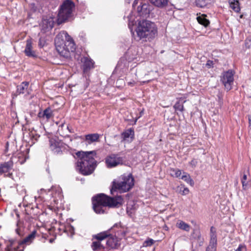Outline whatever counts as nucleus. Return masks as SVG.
Wrapping results in <instances>:
<instances>
[{
  "mask_svg": "<svg viewBox=\"0 0 251 251\" xmlns=\"http://www.w3.org/2000/svg\"><path fill=\"white\" fill-rule=\"evenodd\" d=\"M92 203L95 212L97 214H102L104 212V208L106 206L112 208L120 207L124 203V200L121 196L110 197L100 194L93 197Z\"/></svg>",
  "mask_w": 251,
  "mask_h": 251,
  "instance_id": "obj_1",
  "label": "nucleus"
},
{
  "mask_svg": "<svg viewBox=\"0 0 251 251\" xmlns=\"http://www.w3.org/2000/svg\"><path fill=\"white\" fill-rule=\"evenodd\" d=\"M76 155L79 157L76 163V170L83 175L91 174L96 166V152L78 151Z\"/></svg>",
  "mask_w": 251,
  "mask_h": 251,
  "instance_id": "obj_2",
  "label": "nucleus"
},
{
  "mask_svg": "<svg viewBox=\"0 0 251 251\" xmlns=\"http://www.w3.org/2000/svg\"><path fill=\"white\" fill-rule=\"evenodd\" d=\"M54 42L57 52L64 57H70V52L75 50L74 40L65 31H62L57 35Z\"/></svg>",
  "mask_w": 251,
  "mask_h": 251,
  "instance_id": "obj_3",
  "label": "nucleus"
},
{
  "mask_svg": "<svg viewBox=\"0 0 251 251\" xmlns=\"http://www.w3.org/2000/svg\"><path fill=\"white\" fill-rule=\"evenodd\" d=\"M135 31L139 40L150 41L157 35V28L154 23L142 20L138 22Z\"/></svg>",
  "mask_w": 251,
  "mask_h": 251,
  "instance_id": "obj_4",
  "label": "nucleus"
},
{
  "mask_svg": "<svg viewBox=\"0 0 251 251\" xmlns=\"http://www.w3.org/2000/svg\"><path fill=\"white\" fill-rule=\"evenodd\" d=\"M134 178L131 175H123L118 179L113 181L111 194L113 191H118L120 193H125L130 190L134 185Z\"/></svg>",
  "mask_w": 251,
  "mask_h": 251,
  "instance_id": "obj_5",
  "label": "nucleus"
},
{
  "mask_svg": "<svg viewBox=\"0 0 251 251\" xmlns=\"http://www.w3.org/2000/svg\"><path fill=\"white\" fill-rule=\"evenodd\" d=\"M75 8V3L71 0H65L60 6L57 16L58 24L65 22L69 18Z\"/></svg>",
  "mask_w": 251,
  "mask_h": 251,
  "instance_id": "obj_6",
  "label": "nucleus"
},
{
  "mask_svg": "<svg viewBox=\"0 0 251 251\" xmlns=\"http://www.w3.org/2000/svg\"><path fill=\"white\" fill-rule=\"evenodd\" d=\"M124 162V158L118 154H111L105 159V164L108 168H112L123 165Z\"/></svg>",
  "mask_w": 251,
  "mask_h": 251,
  "instance_id": "obj_7",
  "label": "nucleus"
},
{
  "mask_svg": "<svg viewBox=\"0 0 251 251\" xmlns=\"http://www.w3.org/2000/svg\"><path fill=\"white\" fill-rule=\"evenodd\" d=\"M222 83L224 85L225 89L229 91L232 89L234 81V74L231 70L223 73L221 78Z\"/></svg>",
  "mask_w": 251,
  "mask_h": 251,
  "instance_id": "obj_8",
  "label": "nucleus"
},
{
  "mask_svg": "<svg viewBox=\"0 0 251 251\" xmlns=\"http://www.w3.org/2000/svg\"><path fill=\"white\" fill-rule=\"evenodd\" d=\"M13 167V162L10 160L7 162H5L0 164V175H3L4 176L11 178L13 176L12 173L10 171Z\"/></svg>",
  "mask_w": 251,
  "mask_h": 251,
  "instance_id": "obj_9",
  "label": "nucleus"
},
{
  "mask_svg": "<svg viewBox=\"0 0 251 251\" xmlns=\"http://www.w3.org/2000/svg\"><path fill=\"white\" fill-rule=\"evenodd\" d=\"M26 56L29 57L36 58L37 57L36 52L33 49V42L31 39L26 40L25 49L24 51Z\"/></svg>",
  "mask_w": 251,
  "mask_h": 251,
  "instance_id": "obj_10",
  "label": "nucleus"
},
{
  "mask_svg": "<svg viewBox=\"0 0 251 251\" xmlns=\"http://www.w3.org/2000/svg\"><path fill=\"white\" fill-rule=\"evenodd\" d=\"M151 11V6L148 3L141 4L137 7V12L139 15L144 17L149 16Z\"/></svg>",
  "mask_w": 251,
  "mask_h": 251,
  "instance_id": "obj_11",
  "label": "nucleus"
},
{
  "mask_svg": "<svg viewBox=\"0 0 251 251\" xmlns=\"http://www.w3.org/2000/svg\"><path fill=\"white\" fill-rule=\"evenodd\" d=\"M114 231L115 235L120 240L124 237L126 234V231L121 228L118 224H115L110 229Z\"/></svg>",
  "mask_w": 251,
  "mask_h": 251,
  "instance_id": "obj_12",
  "label": "nucleus"
},
{
  "mask_svg": "<svg viewBox=\"0 0 251 251\" xmlns=\"http://www.w3.org/2000/svg\"><path fill=\"white\" fill-rule=\"evenodd\" d=\"M106 245L111 248H117L120 245V240L115 235H112L110 233L106 241Z\"/></svg>",
  "mask_w": 251,
  "mask_h": 251,
  "instance_id": "obj_13",
  "label": "nucleus"
},
{
  "mask_svg": "<svg viewBox=\"0 0 251 251\" xmlns=\"http://www.w3.org/2000/svg\"><path fill=\"white\" fill-rule=\"evenodd\" d=\"M54 20L51 17L45 19L42 21V30L45 31L51 29L54 25Z\"/></svg>",
  "mask_w": 251,
  "mask_h": 251,
  "instance_id": "obj_14",
  "label": "nucleus"
},
{
  "mask_svg": "<svg viewBox=\"0 0 251 251\" xmlns=\"http://www.w3.org/2000/svg\"><path fill=\"white\" fill-rule=\"evenodd\" d=\"M82 62H83V69L84 72H87L94 67V62L90 58L84 57Z\"/></svg>",
  "mask_w": 251,
  "mask_h": 251,
  "instance_id": "obj_15",
  "label": "nucleus"
},
{
  "mask_svg": "<svg viewBox=\"0 0 251 251\" xmlns=\"http://www.w3.org/2000/svg\"><path fill=\"white\" fill-rule=\"evenodd\" d=\"M50 148L54 153H58L61 151L60 143L53 139L50 140Z\"/></svg>",
  "mask_w": 251,
  "mask_h": 251,
  "instance_id": "obj_16",
  "label": "nucleus"
},
{
  "mask_svg": "<svg viewBox=\"0 0 251 251\" xmlns=\"http://www.w3.org/2000/svg\"><path fill=\"white\" fill-rule=\"evenodd\" d=\"M36 234V231L35 230H33L30 234H29L27 237H26L24 239H23L21 242L20 245H29L30 243L32 242V241L34 239Z\"/></svg>",
  "mask_w": 251,
  "mask_h": 251,
  "instance_id": "obj_17",
  "label": "nucleus"
},
{
  "mask_svg": "<svg viewBox=\"0 0 251 251\" xmlns=\"http://www.w3.org/2000/svg\"><path fill=\"white\" fill-rule=\"evenodd\" d=\"M52 192V197L56 199L58 198L61 199L62 197V190L59 186L52 187L51 189Z\"/></svg>",
  "mask_w": 251,
  "mask_h": 251,
  "instance_id": "obj_18",
  "label": "nucleus"
},
{
  "mask_svg": "<svg viewBox=\"0 0 251 251\" xmlns=\"http://www.w3.org/2000/svg\"><path fill=\"white\" fill-rule=\"evenodd\" d=\"M100 135L98 133L89 134L85 135V140L89 143L98 141Z\"/></svg>",
  "mask_w": 251,
  "mask_h": 251,
  "instance_id": "obj_19",
  "label": "nucleus"
},
{
  "mask_svg": "<svg viewBox=\"0 0 251 251\" xmlns=\"http://www.w3.org/2000/svg\"><path fill=\"white\" fill-rule=\"evenodd\" d=\"M124 140L128 141V138H130L132 141L134 138V132L132 128H129L122 133Z\"/></svg>",
  "mask_w": 251,
  "mask_h": 251,
  "instance_id": "obj_20",
  "label": "nucleus"
},
{
  "mask_svg": "<svg viewBox=\"0 0 251 251\" xmlns=\"http://www.w3.org/2000/svg\"><path fill=\"white\" fill-rule=\"evenodd\" d=\"M209 245L217 246V235L215 228L212 226L210 228V240Z\"/></svg>",
  "mask_w": 251,
  "mask_h": 251,
  "instance_id": "obj_21",
  "label": "nucleus"
},
{
  "mask_svg": "<svg viewBox=\"0 0 251 251\" xmlns=\"http://www.w3.org/2000/svg\"><path fill=\"white\" fill-rule=\"evenodd\" d=\"M154 5L162 8L166 6L168 3V0H149Z\"/></svg>",
  "mask_w": 251,
  "mask_h": 251,
  "instance_id": "obj_22",
  "label": "nucleus"
},
{
  "mask_svg": "<svg viewBox=\"0 0 251 251\" xmlns=\"http://www.w3.org/2000/svg\"><path fill=\"white\" fill-rule=\"evenodd\" d=\"M176 226L180 229L186 231H189L190 229V226L188 224L185 223L183 221L179 220L176 224Z\"/></svg>",
  "mask_w": 251,
  "mask_h": 251,
  "instance_id": "obj_23",
  "label": "nucleus"
},
{
  "mask_svg": "<svg viewBox=\"0 0 251 251\" xmlns=\"http://www.w3.org/2000/svg\"><path fill=\"white\" fill-rule=\"evenodd\" d=\"M91 248L94 251H102L104 247L100 241H97L93 242Z\"/></svg>",
  "mask_w": 251,
  "mask_h": 251,
  "instance_id": "obj_24",
  "label": "nucleus"
},
{
  "mask_svg": "<svg viewBox=\"0 0 251 251\" xmlns=\"http://www.w3.org/2000/svg\"><path fill=\"white\" fill-rule=\"evenodd\" d=\"M197 19L200 24L203 25L205 27L207 26L210 23L209 20L206 18V15L204 14L198 16Z\"/></svg>",
  "mask_w": 251,
  "mask_h": 251,
  "instance_id": "obj_25",
  "label": "nucleus"
},
{
  "mask_svg": "<svg viewBox=\"0 0 251 251\" xmlns=\"http://www.w3.org/2000/svg\"><path fill=\"white\" fill-rule=\"evenodd\" d=\"M110 235V233L108 231H105L100 233H98L96 235H95L93 237L97 240V241H100V242L101 241L105 239L106 238H108V237Z\"/></svg>",
  "mask_w": 251,
  "mask_h": 251,
  "instance_id": "obj_26",
  "label": "nucleus"
},
{
  "mask_svg": "<svg viewBox=\"0 0 251 251\" xmlns=\"http://www.w3.org/2000/svg\"><path fill=\"white\" fill-rule=\"evenodd\" d=\"M52 112L51 109L48 108L46 109L43 113H38V117L40 118H46L47 120L49 119L52 116Z\"/></svg>",
  "mask_w": 251,
  "mask_h": 251,
  "instance_id": "obj_27",
  "label": "nucleus"
},
{
  "mask_svg": "<svg viewBox=\"0 0 251 251\" xmlns=\"http://www.w3.org/2000/svg\"><path fill=\"white\" fill-rule=\"evenodd\" d=\"M181 179L185 181L186 183L193 186L194 185V182L191 178L190 176L187 173L183 172V175L180 177Z\"/></svg>",
  "mask_w": 251,
  "mask_h": 251,
  "instance_id": "obj_28",
  "label": "nucleus"
},
{
  "mask_svg": "<svg viewBox=\"0 0 251 251\" xmlns=\"http://www.w3.org/2000/svg\"><path fill=\"white\" fill-rule=\"evenodd\" d=\"M28 86V82H23L20 85L17 86V92L19 94H23L27 90Z\"/></svg>",
  "mask_w": 251,
  "mask_h": 251,
  "instance_id": "obj_29",
  "label": "nucleus"
},
{
  "mask_svg": "<svg viewBox=\"0 0 251 251\" xmlns=\"http://www.w3.org/2000/svg\"><path fill=\"white\" fill-rule=\"evenodd\" d=\"M126 80L127 82V85L129 86L133 87L135 85L137 82L136 75L134 74L133 75V78H130V75H127L126 77Z\"/></svg>",
  "mask_w": 251,
  "mask_h": 251,
  "instance_id": "obj_30",
  "label": "nucleus"
},
{
  "mask_svg": "<svg viewBox=\"0 0 251 251\" xmlns=\"http://www.w3.org/2000/svg\"><path fill=\"white\" fill-rule=\"evenodd\" d=\"M230 8L236 12H238L240 10L239 2L238 0H229Z\"/></svg>",
  "mask_w": 251,
  "mask_h": 251,
  "instance_id": "obj_31",
  "label": "nucleus"
},
{
  "mask_svg": "<svg viewBox=\"0 0 251 251\" xmlns=\"http://www.w3.org/2000/svg\"><path fill=\"white\" fill-rule=\"evenodd\" d=\"M213 0H196V3L197 6L203 8L212 2Z\"/></svg>",
  "mask_w": 251,
  "mask_h": 251,
  "instance_id": "obj_32",
  "label": "nucleus"
},
{
  "mask_svg": "<svg viewBox=\"0 0 251 251\" xmlns=\"http://www.w3.org/2000/svg\"><path fill=\"white\" fill-rule=\"evenodd\" d=\"M171 174L174 177H179L182 174L181 171L177 169H171Z\"/></svg>",
  "mask_w": 251,
  "mask_h": 251,
  "instance_id": "obj_33",
  "label": "nucleus"
},
{
  "mask_svg": "<svg viewBox=\"0 0 251 251\" xmlns=\"http://www.w3.org/2000/svg\"><path fill=\"white\" fill-rule=\"evenodd\" d=\"M178 192L182 195H186L189 193V190L187 187H178Z\"/></svg>",
  "mask_w": 251,
  "mask_h": 251,
  "instance_id": "obj_34",
  "label": "nucleus"
},
{
  "mask_svg": "<svg viewBox=\"0 0 251 251\" xmlns=\"http://www.w3.org/2000/svg\"><path fill=\"white\" fill-rule=\"evenodd\" d=\"M194 234H196L195 238L199 241L200 245H201L203 243V239L201 238L200 232L197 231L196 232H194Z\"/></svg>",
  "mask_w": 251,
  "mask_h": 251,
  "instance_id": "obj_35",
  "label": "nucleus"
},
{
  "mask_svg": "<svg viewBox=\"0 0 251 251\" xmlns=\"http://www.w3.org/2000/svg\"><path fill=\"white\" fill-rule=\"evenodd\" d=\"M174 107L176 110H178L182 112L184 110L183 105L182 104H180L179 102H176Z\"/></svg>",
  "mask_w": 251,
  "mask_h": 251,
  "instance_id": "obj_36",
  "label": "nucleus"
},
{
  "mask_svg": "<svg viewBox=\"0 0 251 251\" xmlns=\"http://www.w3.org/2000/svg\"><path fill=\"white\" fill-rule=\"evenodd\" d=\"M154 242V241L152 239H148L146 240L143 244V246L145 247L151 246Z\"/></svg>",
  "mask_w": 251,
  "mask_h": 251,
  "instance_id": "obj_37",
  "label": "nucleus"
},
{
  "mask_svg": "<svg viewBox=\"0 0 251 251\" xmlns=\"http://www.w3.org/2000/svg\"><path fill=\"white\" fill-rule=\"evenodd\" d=\"M245 46L247 48H251V36H249L245 40Z\"/></svg>",
  "mask_w": 251,
  "mask_h": 251,
  "instance_id": "obj_38",
  "label": "nucleus"
},
{
  "mask_svg": "<svg viewBox=\"0 0 251 251\" xmlns=\"http://www.w3.org/2000/svg\"><path fill=\"white\" fill-rule=\"evenodd\" d=\"M217 246L209 245L206 248L205 251H216Z\"/></svg>",
  "mask_w": 251,
  "mask_h": 251,
  "instance_id": "obj_39",
  "label": "nucleus"
},
{
  "mask_svg": "<svg viewBox=\"0 0 251 251\" xmlns=\"http://www.w3.org/2000/svg\"><path fill=\"white\" fill-rule=\"evenodd\" d=\"M247 175H244L243 176L242 180H241V182H242L243 187H246L247 185Z\"/></svg>",
  "mask_w": 251,
  "mask_h": 251,
  "instance_id": "obj_40",
  "label": "nucleus"
},
{
  "mask_svg": "<svg viewBox=\"0 0 251 251\" xmlns=\"http://www.w3.org/2000/svg\"><path fill=\"white\" fill-rule=\"evenodd\" d=\"M20 223H18L17 224V226H18V227L16 229V233L19 235V236H21L22 235V229L21 228V227H20Z\"/></svg>",
  "mask_w": 251,
  "mask_h": 251,
  "instance_id": "obj_41",
  "label": "nucleus"
},
{
  "mask_svg": "<svg viewBox=\"0 0 251 251\" xmlns=\"http://www.w3.org/2000/svg\"><path fill=\"white\" fill-rule=\"evenodd\" d=\"M198 164V161L196 159H193L190 162L189 164L192 168H195Z\"/></svg>",
  "mask_w": 251,
  "mask_h": 251,
  "instance_id": "obj_42",
  "label": "nucleus"
},
{
  "mask_svg": "<svg viewBox=\"0 0 251 251\" xmlns=\"http://www.w3.org/2000/svg\"><path fill=\"white\" fill-rule=\"evenodd\" d=\"M235 251H246V248L244 245H240Z\"/></svg>",
  "mask_w": 251,
  "mask_h": 251,
  "instance_id": "obj_43",
  "label": "nucleus"
},
{
  "mask_svg": "<svg viewBox=\"0 0 251 251\" xmlns=\"http://www.w3.org/2000/svg\"><path fill=\"white\" fill-rule=\"evenodd\" d=\"M63 126H64V125H63V124H62V125L61 126H59V129H58V132H59V134H60V135H61V130H62V128H63Z\"/></svg>",
  "mask_w": 251,
  "mask_h": 251,
  "instance_id": "obj_44",
  "label": "nucleus"
},
{
  "mask_svg": "<svg viewBox=\"0 0 251 251\" xmlns=\"http://www.w3.org/2000/svg\"><path fill=\"white\" fill-rule=\"evenodd\" d=\"M39 46L40 47H43V45H42V39L40 38L39 39Z\"/></svg>",
  "mask_w": 251,
  "mask_h": 251,
  "instance_id": "obj_45",
  "label": "nucleus"
},
{
  "mask_svg": "<svg viewBox=\"0 0 251 251\" xmlns=\"http://www.w3.org/2000/svg\"><path fill=\"white\" fill-rule=\"evenodd\" d=\"M219 101L220 103L222 102V97L221 95H218Z\"/></svg>",
  "mask_w": 251,
  "mask_h": 251,
  "instance_id": "obj_46",
  "label": "nucleus"
},
{
  "mask_svg": "<svg viewBox=\"0 0 251 251\" xmlns=\"http://www.w3.org/2000/svg\"><path fill=\"white\" fill-rule=\"evenodd\" d=\"M54 238H51L50 239L49 242H50V243H52L54 242Z\"/></svg>",
  "mask_w": 251,
  "mask_h": 251,
  "instance_id": "obj_47",
  "label": "nucleus"
},
{
  "mask_svg": "<svg viewBox=\"0 0 251 251\" xmlns=\"http://www.w3.org/2000/svg\"><path fill=\"white\" fill-rule=\"evenodd\" d=\"M250 126H251V116L249 117Z\"/></svg>",
  "mask_w": 251,
  "mask_h": 251,
  "instance_id": "obj_48",
  "label": "nucleus"
},
{
  "mask_svg": "<svg viewBox=\"0 0 251 251\" xmlns=\"http://www.w3.org/2000/svg\"><path fill=\"white\" fill-rule=\"evenodd\" d=\"M67 129L69 130L70 132H72V131L69 129V127L68 126H67Z\"/></svg>",
  "mask_w": 251,
  "mask_h": 251,
  "instance_id": "obj_49",
  "label": "nucleus"
},
{
  "mask_svg": "<svg viewBox=\"0 0 251 251\" xmlns=\"http://www.w3.org/2000/svg\"><path fill=\"white\" fill-rule=\"evenodd\" d=\"M76 138H81V136H77L76 137Z\"/></svg>",
  "mask_w": 251,
  "mask_h": 251,
  "instance_id": "obj_50",
  "label": "nucleus"
}]
</instances>
